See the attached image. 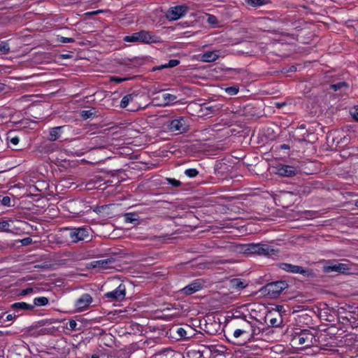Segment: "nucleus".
Returning a JSON list of instances; mask_svg holds the SVG:
<instances>
[{"label":"nucleus","mask_w":358,"mask_h":358,"mask_svg":"<svg viewBox=\"0 0 358 358\" xmlns=\"http://www.w3.org/2000/svg\"><path fill=\"white\" fill-rule=\"evenodd\" d=\"M185 174L190 178H195L199 175V171L196 169H188L185 171Z\"/></svg>","instance_id":"72a5a7b5"},{"label":"nucleus","mask_w":358,"mask_h":358,"mask_svg":"<svg viewBox=\"0 0 358 358\" xmlns=\"http://www.w3.org/2000/svg\"><path fill=\"white\" fill-rule=\"evenodd\" d=\"M91 358H99V357L97 355H92Z\"/></svg>","instance_id":"052dcab7"},{"label":"nucleus","mask_w":358,"mask_h":358,"mask_svg":"<svg viewBox=\"0 0 358 358\" xmlns=\"http://www.w3.org/2000/svg\"><path fill=\"white\" fill-rule=\"evenodd\" d=\"M5 90V85L3 83H0V92H2Z\"/></svg>","instance_id":"bf43d9fd"},{"label":"nucleus","mask_w":358,"mask_h":358,"mask_svg":"<svg viewBox=\"0 0 358 358\" xmlns=\"http://www.w3.org/2000/svg\"><path fill=\"white\" fill-rule=\"evenodd\" d=\"M90 229L87 227L62 228L56 235V242L71 245L91 239Z\"/></svg>","instance_id":"f257e3e1"},{"label":"nucleus","mask_w":358,"mask_h":358,"mask_svg":"<svg viewBox=\"0 0 358 358\" xmlns=\"http://www.w3.org/2000/svg\"><path fill=\"white\" fill-rule=\"evenodd\" d=\"M220 108L219 105H210L209 103H203L200 106V115L201 116H212L218 113Z\"/></svg>","instance_id":"ddd939ff"},{"label":"nucleus","mask_w":358,"mask_h":358,"mask_svg":"<svg viewBox=\"0 0 358 358\" xmlns=\"http://www.w3.org/2000/svg\"><path fill=\"white\" fill-rule=\"evenodd\" d=\"M141 96H139L138 94L134 93V92L125 95L124 96H123V98L121 100V102H120L121 108H125L127 106H129V103H131V104H133V106L129 109L131 111H136L140 109L145 108L146 106H138L136 107V106H135V103H136L138 102V99Z\"/></svg>","instance_id":"1a4fd4ad"},{"label":"nucleus","mask_w":358,"mask_h":358,"mask_svg":"<svg viewBox=\"0 0 358 358\" xmlns=\"http://www.w3.org/2000/svg\"><path fill=\"white\" fill-rule=\"evenodd\" d=\"M279 267L289 273H300L305 277L313 276V272L311 269L306 268L300 266L293 265L288 263H280Z\"/></svg>","instance_id":"0eeeda50"},{"label":"nucleus","mask_w":358,"mask_h":358,"mask_svg":"<svg viewBox=\"0 0 358 358\" xmlns=\"http://www.w3.org/2000/svg\"><path fill=\"white\" fill-rule=\"evenodd\" d=\"M129 78H119V77H114V78H113L112 80L116 82L117 83H120L123 81L127 80Z\"/></svg>","instance_id":"09e8293b"},{"label":"nucleus","mask_w":358,"mask_h":358,"mask_svg":"<svg viewBox=\"0 0 358 358\" xmlns=\"http://www.w3.org/2000/svg\"><path fill=\"white\" fill-rule=\"evenodd\" d=\"M352 117L358 122V106H355L350 111Z\"/></svg>","instance_id":"79ce46f5"},{"label":"nucleus","mask_w":358,"mask_h":358,"mask_svg":"<svg viewBox=\"0 0 358 358\" xmlns=\"http://www.w3.org/2000/svg\"><path fill=\"white\" fill-rule=\"evenodd\" d=\"M0 334H1V335H3V332H2V331H0Z\"/></svg>","instance_id":"0e129e2a"},{"label":"nucleus","mask_w":358,"mask_h":358,"mask_svg":"<svg viewBox=\"0 0 358 358\" xmlns=\"http://www.w3.org/2000/svg\"><path fill=\"white\" fill-rule=\"evenodd\" d=\"M0 231L9 232L11 231L10 229V224L7 220L0 221Z\"/></svg>","instance_id":"f704fd0d"},{"label":"nucleus","mask_w":358,"mask_h":358,"mask_svg":"<svg viewBox=\"0 0 358 358\" xmlns=\"http://www.w3.org/2000/svg\"><path fill=\"white\" fill-rule=\"evenodd\" d=\"M173 332L176 334L175 338L177 340H187L192 337V328L189 325L173 329Z\"/></svg>","instance_id":"f8f14e48"},{"label":"nucleus","mask_w":358,"mask_h":358,"mask_svg":"<svg viewBox=\"0 0 358 358\" xmlns=\"http://www.w3.org/2000/svg\"><path fill=\"white\" fill-rule=\"evenodd\" d=\"M92 302V297L90 294L85 293L76 301L75 306L78 311L86 310Z\"/></svg>","instance_id":"4468645a"},{"label":"nucleus","mask_w":358,"mask_h":358,"mask_svg":"<svg viewBox=\"0 0 358 358\" xmlns=\"http://www.w3.org/2000/svg\"><path fill=\"white\" fill-rule=\"evenodd\" d=\"M276 173L282 177H292L297 173V169L292 166L280 164L276 167Z\"/></svg>","instance_id":"2eb2a0df"},{"label":"nucleus","mask_w":358,"mask_h":358,"mask_svg":"<svg viewBox=\"0 0 358 358\" xmlns=\"http://www.w3.org/2000/svg\"><path fill=\"white\" fill-rule=\"evenodd\" d=\"M129 61L130 62L131 64H133L135 66L141 65L143 63V59L142 58H138V57H134L133 59H129Z\"/></svg>","instance_id":"a19ab883"},{"label":"nucleus","mask_w":358,"mask_h":358,"mask_svg":"<svg viewBox=\"0 0 358 358\" xmlns=\"http://www.w3.org/2000/svg\"><path fill=\"white\" fill-rule=\"evenodd\" d=\"M57 41L59 43H73L75 41V40L73 38H68V37L58 36Z\"/></svg>","instance_id":"ea45409f"},{"label":"nucleus","mask_w":358,"mask_h":358,"mask_svg":"<svg viewBox=\"0 0 358 358\" xmlns=\"http://www.w3.org/2000/svg\"><path fill=\"white\" fill-rule=\"evenodd\" d=\"M62 128V127H55L50 129L48 139L50 141H57L61 136V129Z\"/></svg>","instance_id":"4be33fe9"},{"label":"nucleus","mask_w":358,"mask_h":358,"mask_svg":"<svg viewBox=\"0 0 358 358\" xmlns=\"http://www.w3.org/2000/svg\"><path fill=\"white\" fill-rule=\"evenodd\" d=\"M268 321L269 325L273 327H279L282 324L283 320L279 313H269L265 316V322Z\"/></svg>","instance_id":"f3484780"},{"label":"nucleus","mask_w":358,"mask_h":358,"mask_svg":"<svg viewBox=\"0 0 358 358\" xmlns=\"http://www.w3.org/2000/svg\"><path fill=\"white\" fill-rule=\"evenodd\" d=\"M6 315V313H3L0 314V325L8 326V324H5L4 317Z\"/></svg>","instance_id":"8fccbe9b"},{"label":"nucleus","mask_w":358,"mask_h":358,"mask_svg":"<svg viewBox=\"0 0 358 358\" xmlns=\"http://www.w3.org/2000/svg\"><path fill=\"white\" fill-rule=\"evenodd\" d=\"M124 217L125 222L129 223H134V222L138 221L139 217L138 214L135 213H125Z\"/></svg>","instance_id":"c85d7f7f"},{"label":"nucleus","mask_w":358,"mask_h":358,"mask_svg":"<svg viewBox=\"0 0 358 358\" xmlns=\"http://www.w3.org/2000/svg\"><path fill=\"white\" fill-rule=\"evenodd\" d=\"M19 141H20V139H19V138H18L17 136L13 137V138H10V142L13 145H17V144H18V143H19Z\"/></svg>","instance_id":"603ef678"},{"label":"nucleus","mask_w":358,"mask_h":358,"mask_svg":"<svg viewBox=\"0 0 358 358\" xmlns=\"http://www.w3.org/2000/svg\"><path fill=\"white\" fill-rule=\"evenodd\" d=\"M243 315H238V314H234L233 315V317L234 319H238V320H241V317H242Z\"/></svg>","instance_id":"6e6d98bb"},{"label":"nucleus","mask_w":358,"mask_h":358,"mask_svg":"<svg viewBox=\"0 0 358 358\" xmlns=\"http://www.w3.org/2000/svg\"><path fill=\"white\" fill-rule=\"evenodd\" d=\"M125 296L126 287L123 283H120L114 290L104 294L103 297L109 301H122L125 299Z\"/></svg>","instance_id":"6e6552de"},{"label":"nucleus","mask_w":358,"mask_h":358,"mask_svg":"<svg viewBox=\"0 0 358 358\" xmlns=\"http://www.w3.org/2000/svg\"><path fill=\"white\" fill-rule=\"evenodd\" d=\"M247 3L253 7H258L263 6L267 3L266 0H247Z\"/></svg>","instance_id":"7c9ffc66"},{"label":"nucleus","mask_w":358,"mask_h":358,"mask_svg":"<svg viewBox=\"0 0 358 358\" xmlns=\"http://www.w3.org/2000/svg\"><path fill=\"white\" fill-rule=\"evenodd\" d=\"M248 333L249 332L236 328L231 336L230 341L234 343H244L247 341H249Z\"/></svg>","instance_id":"9b49d317"},{"label":"nucleus","mask_w":358,"mask_h":358,"mask_svg":"<svg viewBox=\"0 0 358 358\" xmlns=\"http://www.w3.org/2000/svg\"><path fill=\"white\" fill-rule=\"evenodd\" d=\"M48 299L45 296L35 298L34 300V306H43L48 303Z\"/></svg>","instance_id":"c756f323"},{"label":"nucleus","mask_w":358,"mask_h":358,"mask_svg":"<svg viewBox=\"0 0 358 358\" xmlns=\"http://www.w3.org/2000/svg\"><path fill=\"white\" fill-rule=\"evenodd\" d=\"M349 268L348 264L343 263L330 264L329 265L324 266V271L327 273L338 272L343 273L349 270Z\"/></svg>","instance_id":"a211bd4d"},{"label":"nucleus","mask_w":358,"mask_h":358,"mask_svg":"<svg viewBox=\"0 0 358 358\" xmlns=\"http://www.w3.org/2000/svg\"><path fill=\"white\" fill-rule=\"evenodd\" d=\"M33 288L32 287H28V288H26V289H24L21 291L20 292V295L22 296H25V295H27L31 292H33Z\"/></svg>","instance_id":"49530a36"},{"label":"nucleus","mask_w":358,"mask_h":358,"mask_svg":"<svg viewBox=\"0 0 358 358\" xmlns=\"http://www.w3.org/2000/svg\"><path fill=\"white\" fill-rule=\"evenodd\" d=\"M166 69V67H162V65H161V66H158L154 67L152 70L153 71H156V70H160V69Z\"/></svg>","instance_id":"4d7b16f0"},{"label":"nucleus","mask_w":358,"mask_h":358,"mask_svg":"<svg viewBox=\"0 0 358 358\" xmlns=\"http://www.w3.org/2000/svg\"><path fill=\"white\" fill-rule=\"evenodd\" d=\"M207 22L213 26H216L218 24L217 18L213 15H208Z\"/></svg>","instance_id":"58836bf2"},{"label":"nucleus","mask_w":358,"mask_h":358,"mask_svg":"<svg viewBox=\"0 0 358 358\" xmlns=\"http://www.w3.org/2000/svg\"><path fill=\"white\" fill-rule=\"evenodd\" d=\"M296 71V68L294 66H292L288 71L289 72H294Z\"/></svg>","instance_id":"13d9d810"},{"label":"nucleus","mask_w":358,"mask_h":358,"mask_svg":"<svg viewBox=\"0 0 358 358\" xmlns=\"http://www.w3.org/2000/svg\"><path fill=\"white\" fill-rule=\"evenodd\" d=\"M202 289V285L199 280H195L191 284L181 289L179 292L185 295H191Z\"/></svg>","instance_id":"6ab92c4d"},{"label":"nucleus","mask_w":358,"mask_h":358,"mask_svg":"<svg viewBox=\"0 0 358 358\" xmlns=\"http://www.w3.org/2000/svg\"><path fill=\"white\" fill-rule=\"evenodd\" d=\"M355 206L358 207V201L356 202Z\"/></svg>","instance_id":"e2e57ef3"},{"label":"nucleus","mask_w":358,"mask_h":358,"mask_svg":"<svg viewBox=\"0 0 358 358\" xmlns=\"http://www.w3.org/2000/svg\"><path fill=\"white\" fill-rule=\"evenodd\" d=\"M218 58V55L215 52H206L201 55V60L205 62H215Z\"/></svg>","instance_id":"393cba45"},{"label":"nucleus","mask_w":358,"mask_h":358,"mask_svg":"<svg viewBox=\"0 0 358 358\" xmlns=\"http://www.w3.org/2000/svg\"><path fill=\"white\" fill-rule=\"evenodd\" d=\"M348 84L346 82H339L331 85V88L334 91H338L343 87L348 88Z\"/></svg>","instance_id":"2f4dec72"},{"label":"nucleus","mask_w":358,"mask_h":358,"mask_svg":"<svg viewBox=\"0 0 358 358\" xmlns=\"http://www.w3.org/2000/svg\"><path fill=\"white\" fill-rule=\"evenodd\" d=\"M22 245H29L32 243V239L30 237H27L21 241Z\"/></svg>","instance_id":"de8ad7c7"},{"label":"nucleus","mask_w":358,"mask_h":358,"mask_svg":"<svg viewBox=\"0 0 358 358\" xmlns=\"http://www.w3.org/2000/svg\"><path fill=\"white\" fill-rule=\"evenodd\" d=\"M96 115V109L92 108L90 110H83L80 113V116L84 119L87 120L90 117H95Z\"/></svg>","instance_id":"bb28decb"},{"label":"nucleus","mask_w":358,"mask_h":358,"mask_svg":"<svg viewBox=\"0 0 358 358\" xmlns=\"http://www.w3.org/2000/svg\"><path fill=\"white\" fill-rule=\"evenodd\" d=\"M177 96L174 94L164 93L162 94L163 105L173 104L177 102Z\"/></svg>","instance_id":"b1692460"},{"label":"nucleus","mask_w":358,"mask_h":358,"mask_svg":"<svg viewBox=\"0 0 358 358\" xmlns=\"http://www.w3.org/2000/svg\"><path fill=\"white\" fill-rule=\"evenodd\" d=\"M77 322L73 320H71L69 322V329L72 331H75L77 329Z\"/></svg>","instance_id":"c03bdc74"},{"label":"nucleus","mask_w":358,"mask_h":358,"mask_svg":"<svg viewBox=\"0 0 358 358\" xmlns=\"http://www.w3.org/2000/svg\"><path fill=\"white\" fill-rule=\"evenodd\" d=\"M63 57H64V58H68V57H69V55H63Z\"/></svg>","instance_id":"680f3d73"},{"label":"nucleus","mask_w":358,"mask_h":358,"mask_svg":"<svg viewBox=\"0 0 358 358\" xmlns=\"http://www.w3.org/2000/svg\"><path fill=\"white\" fill-rule=\"evenodd\" d=\"M180 64V60L178 59H170L167 64L162 65V67H166V68H173L176 66H178Z\"/></svg>","instance_id":"c9c22d12"},{"label":"nucleus","mask_w":358,"mask_h":358,"mask_svg":"<svg viewBox=\"0 0 358 358\" xmlns=\"http://www.w3.org/2000/svg\"><path fill=\"white\" fill-rule=\"evenodd\" d=\"M291 358H295V357H291Z\"/></svg>","instance_id":"69168bd1"},{"label":"nucleus","mask_w":358,"mask_h":358,"mask_svg":"<svg viewBox=\"0 0 358 358\" xmlns=\"http://www.w3.org/2000/svg\"><path fill=\"white\" fill-rule=\"evenodd\" d=\"M318 332L315 329H303L295 331L292 335L291 345L293 348L303 350L312 346H317Z\"/></svg>","instance_id":"f03ea898"},{"label":"nucleus","mask_w":358,"mask_h":358,"mask_svg":"<svg viewBox=\"0 0 358 358\" xmlns=\"http://www.w3.org/2000/svg\"><path fill=\"white\" fill-rule=\"evenodd\" d=\"M11 308L14 310H33L34 308V306L25 302H17L12 304Z\"/></svg>","instance_id":"5701e85b"},{"label":"nucleus","mask_w":358,"mask_h":358,"mask_svg":"<svg viewBox=\"0 0 358 358\" xmlns=\"http://www.w3.org/2000/svg\"><path fill=\"white\" fill-rule=\"evenodd\" d=\"M238 87L237 86L229 87L225 89V92L231 96L235 95L238 92Z\"/></svg>","instance_id":"4c0bfd02"},{"label":"nucleus","mask_w":358,"mask_h":358,"mask_svg":"<svg viewBox=\"0 0 358 358\" xmlns=\"http://www.w3.org/2000/svg\"><path fill=\"white\" fill-rule=\"evenodd\" d=\"M168 129L172 132L183 134L189 129L187 120L184 117H179L172 120L168 124Z\"/></svg>","instance_id":"423d86ee"},{"label":"nucleus","mask_w":358,"mask_h":358,"mask_svg":"<svg viewBox=\"0 0 358 358\" xmlns=\"http://www.w3.org/2000/svg\"><path fill=\"white\" fill-rule=\"evenodd\" d=\"M287 287L288 284L286 281L278 280L267 283L264 287V291L269 297L276 298Z\"/></svg>","instance_id":"39448f33"},{"label":"nucleus","mask_w":358,"mask_h":358,"mask_svg":"<svg viewBox=\"0 0 358 358\" xmlns=\"http://www.w3.org/2000/svg\"><path fill=\"white\" fill-rule=\"evenodd\" d=\"M251 329L249 330V341L255 340V336L260 334V329L251 323Z\"/></svg>","instance_id":"cd10ccee"},{"label":"nucleus","mask_w":358,"mask_h":358,"mask_svg":"<svg viewBox=\"0 0 358 358\" xmlns=\"http://www.w3.org/2000/svg\"><path fill=\"white\" fill-rule=\"evenodd\" d=\"M123 41L127 43H158L161 42V38L150 31L141 30L131 35L124 36Z\"/></svg>","instance_id":"20e7f679"},{"label":"nucleus","mask_w":358,"mask_h":358,"mask_svg":"<svg viewBox=\"0 0 358 358\" xmlns=\"http://www.w3.org/2000/svg\"><path fill=\"white\" fill-rule=\"evenodd\" d=\"M235 325L237 327V329L249 332V330L251 329V322L248 321L246 319V315H243L241 320H238Z\"/></svg>","instance_id":"aec40b11"},{"label":"nucleus","mask_w":358,"mask_h":358,"mask_svg":"<svg viewBox=\"0 0 358 358\" xmlns=\"http://www.w3.org/2000/svg\"><path fill=\"white\" fill-rule=\"evenodd\" d=\"M203 348H204L203 350L206 349V350H208L210 352H215V348L216 346L215 345H203Z\"/></svg>","instance_id":"3c124183"},{"label":"nucleus","mask_w":358,"mask_h":358,"mask_svg":"<svg viewBox=\"0 0 358 358\" xmlns=\"http://www.w3.org/2000/svg\"><path fill=\"white\" fill-rule=\"evenodd\" d=\"M114 262V258H106L103 259L93 261L90 263V266L93 268L104 270L112 268L113 264Z\"/></svg>","instance_id":"dca6fc26"},{"label":"nucleus","mask_w":358,"mask_h":358,"mask_svg":"<svg viewBox=\"0 0 358 358\" xmlns=\"http://www.w3.org/2000/svg\"><path fill=\"white\" fill-rule=\"evenodd\" d=\"M100 13H102V10H95V11L87 12V13H85V15H96V14Z\"/></svg>","instance_id":"864d4df0"},{"label":"nucleus","mask_w":358,"mask_h":358,"mask_svg":"<svg viewBox=\"0 0 358 358\" xmlns=\"http://www.w3.org/2000/svg\"><path fill=\"white\" fill-rule=\"evenodd\" d=\"M188 7L185 5H178L171 7L166 13L169 20H177L183 17L187 12Z\"/></svg>","instance_id":"9d476101"},{"label":"nucleus","mask_w":358,"mask_h":358,"mask_svg":"<svg viewBox=\"0 0 358 358\" xmlns=\"http://www.w3.org/2000/svg\"><path fill=\"white\" fill-rule=\"evenodd\" d=\"M1 204L6 206H10V198L8 196H5L1 199Z\"/></svg>","instance_id":"37998d69"},{"label":"nucleus","mask_w":358,"mask_h":358,"mask_svg":"<svg viewBox=\"0 0 358 358\" xmlns=\"http://www.w3.org/2000/svg\"><path fill=\"white\" fill-rule=\"evenodd\" d=\"M205 352V350H189L187 352V357L189 358H202L203 357V353Z\"/></svg>","instance_id":"a878e982"},{"label":"nucleus","mask_w":358,"mask_h":358,"mask_svg":"<svg viewBox=\"0 0 358 358\" xmlns=\"http://www.w3.org/2000/svg\"><path fill=\"white\" fill-rule=\"evenodd\" d=\"M0 52L3 54H8L10 52L9 44L6 41L0 43Z\"/></svg>","instance_id":"473e14b6"},{"label":"nucleus","mask_w":358,"mask_h":358,"mask_svg":"<svg viewBox=\"0 0 358 358\" xmlns=\"http://www.w3.org/2000/svg\"><path fill=\"white\" fill-rule=\"evenodd\" d=\"M290 148H289V145H287V144H282L280 145V149L282 150H289Z\"/></svg>","instance_id":"5fc2aeb1"},{"label":"nucleus","mask_w":358,"mask_h":358,"mask_svg":"<svg viewBox=\"0 0 358 358\" xmlns=\"http://www.w3.org/2000/svg\"><path fill=\"white\" fill-rule=\"evenodd\" d=\"M18 315L16 314H8L7 315H5L4 320L6 322H10L15 319Z\"/></svg>","instance_id":"a18cd8bd"},{"label":"nucleus","mask_w":358,"mask_h":358,"mask_svg":"<svg viewBox=\"0 0 358 358\" xmlns=\"http://www.w3.org/2000/svg\"><path fill=\"white\" fill-rule=\"evenodd\" d=\"M166 180L167 181V183L169 185H171L175 187H180L182 185V183L180 180H176L174 178H166Z\"/></svg>","instance_id":"e433bc0d"},{"label":"nucleus","mask_w":358,"mask_h":358,"mask_svg":"<svg viewBox=\"0 0 358 358\" xmlns=\"http://www.w3.org/2000/svg\"><path fill=\"white\" fill-rule=\"evenodd\" d=\"M230 287L236 290H241L246 287L247 284H245L241 279L240 278H233L229 281Z\"/></svg>","instance_id":"412c9836"},{"label":"nucleus","mask_w":358,"mask_h":358,"mask_svg":"<svg viewBox=\"0 0 358 358\" xmlns=\"http://www.w3.org/2000/svg\"><path fill=\"white\" fill-rule=\"evenodd\" d=\"M244 253L271 257L278 254L279 250L264 243H250L243 246Z\"/></svg>","instance_id":"7ed1b4c3"}]
</instances>
